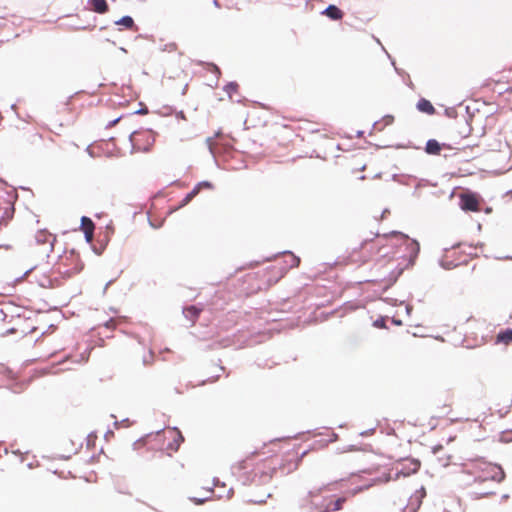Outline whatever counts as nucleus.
I'll return each mask as SVG.
<instances>
[{
  "mask_svg": "<svg viewBox=\"0 0 512 512\" xmlns=\"http://www.w3.org/2000/svg\"><path fill=\"white\" fill-rule=\"evenodd\" d=\"M472 469L475 470V483H482L489 480L499 483L505 478L504 470L500 465L487 462L483 458L474 460L472 462Z\"/></svg>",
  "mask_w": 512,
  "mask_h": 512,
  "instance_id": "f257e3e1",
  "label": "nucleus"
},
{
  "mask_svg": "<svg viewBox=\"0 0 512 512\" xmlns=\"http://www.w3.org/2000/svg\"><path fill=\"white\" fill-rule=\"evenodd\" d=\"M389 234L400 236L405 241L406 248L409 253V262L413 263L414 260L417 258L419 251H420V245H419L418 241H416L414 239H410L407 235H405L399 231H392Z\"/></svg>",
  "mask_w": 512,
  "mask_h": 512,
  "instance_id": "f03ea898",
  "label": "nucleus"
},
{
  "mask_svg": "<svg viewBox=\"0 0 512 512\" xmlns=\"http://www.w3.org/2000/svg\"><path fill=\"white\" fill-rule=\"evenodd\" d=\"M459 207L463 211L476 212L479 210V201L474 193H463L459 197Z\"/></svg>",
  "mask_w": 512,
  "mask_h": 512,
  "instance_id": "7ed1b4c3",
  "label": "nucleus"
},
{
  "mask_svg": "<svg viewBox=\"0 0 512 512\" xmlns=\"http://www.w3.org/2000/svg\"><path fill=\"white\" fill-rule=\"evenodd\" d=\"M426 496L424 487L416 490L413 495L410 496L408 503L403 509V512H417L422 504L423 498Z\"/></svg>",
  "mask_w": 512,
  "mask_h": 512,
  "instance_id": "20e7f679",
  "label": "nucleus"
},
{
  "mask_svg": "<svg viewBox=\"0 0 512 512\" xmlns=\"http://www.w3.org/2000/svg\"><path fill=\"white\" fill-rule=\"evenodd\" d=\"M94 222L87 216L81 218V229L83 230L86 242L91 243L94 236Z\"/></svg>",
  "mask_w": 512,
  "mask_h": 512,
  "instance_id": "39448f33",
  "label": "nucleus"
},
{
  "mask_svg": "<svg viewBox=\"0 0 512 512\" xmlns=\"http://www.w3.org/2000/svg\"><path fill=\"white\" fill-rule=\"evenodd\" d=\"M284 255V266H282L280 269L282 271V274H285L289 269L297 267L300 263V258L297 257L295 254H293L291 251H284L282 252Z\"/></svg>",
  "mask_w": 512,
  "mask_h": 512,
  "instance_id": "423d86ee",
  "label": "nucleus"
},
{
  "mask_svg": "<svg viewBox=\"0 0 512 512\" xmlns=\"http://www.w3.org/2000/svg\"><path fill=\"white\" fill-rule=\"evenodd\" d=\"M35 239L38 244H48L50 252L53 250L54 242H55L56 238L48 231H46V230L38 231L35 236Z\"/></svg>",
  "mask_w": 512,
  "mask_h": 512,
  "instance_id": "0eeeda50",
  "label": "nucleus"
},
{
  "mask_svg": "<svg viewBox=\"0 0 512 512\" xmlns=\"http://www.w3.org/2000/svg\"><path fill=\"white\" fill-rule=\"evenodd\" d=\"M323 15H326L331 20H340L343 17L342 10L334 4L328 5L323 11Z\"/></svg>",
  "mask_w": 512,
  "mask_h": 512,
  "instance_id": "6e6552de",
  "label": "nucleus"
},
{
  "mask_svg": "<svg viewBox=\"0 0 512 512\" xmlns=\"http://www.w3.org/2000/svg\"><path fill=\"white\" fill-rule=\"evenodd\" d=\"M443 451L442 445H436L432 448V453L437 456V461L441 467H447L450 464L451 456L447 454L440 455Z\"/></svg>",
  "mask_w": 512,
  "mask_h": 512,
  "instance_id": "1a4fd4ad",
  "label": "nucleus"
},
{
  "mask_svg": "<svg viewBox=\"0 0 512 512\" xmlns=\"http://www.w3.org/2000/svg\"><path fill=\"white\" fill-rule=\"evenodd\" d=\"M442 146L445 144L439 143L436 139H429L425 144V152L429 155H438Z\"/></svg>",
  "mask_w": 512,
  "mask_h": 512,
  "instance_id": "9d476101",
  "label": "nucleus"
},
{
  "mask_svg": "<svg viewBox=\"0 0 512 512\" xmlns=\"http://www.w3.org/2000/svg\"><path fill=\"white\" fill-rule=\"evenodd\" d=\"M416 108L422 112V113H426L428 115H433L435 113V108L434 106L432 105V103L425 99V98H421L417 104H416Z\"/></svg>",
  "mask_w": 512,
  "mask_h": 512,
  "instance_id": "9b49d317",
  "label": "nucleus"
},
{
  "mask_svg": "<svg viewBox=\"0 0 512 512\" xmlns=\"http://www.w3.org/2000/svg\"><path fill=\"white\" fill-rule=\"evenodd\" d=\"M92 10L98 14H104L108 11L109 7L106 0H88Z\"/></svg>",
  "mask_w": 512,
  "mask_h": 512,
  "instance_id": "f8f14e48",
  "label": "nucleus"
},
{
  "mask_svg": "<svg viewBox=\"0 0 512 512\" xmlns=\"http://www.w3.org/2000/svg\"><path fill=\"white\" fill-rule=\"evenodd\" d=\"M201 309L196 307L195 305H190L183 309V314L186 319L195 322V320L199 317Z\"/></svg>",
  "mask_w": 512,
  "mask_h": 512,
  "instance_id": "ddd939ff",
  "label": "nucleus"
},
{
  "mask_svg": "<svg viewBox=\"0 0 512 512\" xmlns=\"http://www.w3.org/2000/svg\"><path fill=\"white\" fill-rule=\"evenodd\" d=\"M202 188H208V189H212L213 188V184L209 181H200L199 183H197L193 189L187 193L188 195V198H190L191 200L200 192V190Z\"/></svg>",
  "mask_w": 512,
  "mask_h": 512,
  "instance_id": "4468645a",
  "label": "nucleus"
},
{
  "mask_svg": "<svg viewBox=\"0 0 512 512\" xmlns=\"http://www.w3.org/2000/svg\"><path fill=\"white\" fill-rule=\"evenodd\" d=\"M512 342V328L501 330L496 336V343L509 344Z\"/></svg>",
  "mask_w": 512,
  "mask_h": 512,
  "instance_id": "2eb2a0df",
  "label": "nucleus"
},
{
  "mask_svg": "<svg viewBox=\"0 0 512 512\" xmlns=\"http://www.w3.org/2000/svg\"><path fill=\"white\" fill-rule=\"evenodd\" d=\"M115 25L123 26L126 29H134L136 28L134 19L130 15L122 16L120 19L116 20Z\"/></svg>",
  "mask_w": 512,
  "mask_h": 512,
  "instance_id": "dca6fc26",
  "label": "nucleus"
},
{
  "mask_svg": "<svg viewBox=\"0 0 512 512\" xmlns=\"http://www.w3.org/2000/svg\"><path fill=\"white\" fill-rule=\"evenodd\" d=\"M392 180L401 184V185H409L410 180H416L415 176L412 175H406V174H393Z\"/></svg>",
  "mask_w": 512,
  "mask_h": 512,
  "instance_id": "f3484780",
  "label": "nucleus"
},
{
  "mask_svg": "<svg viewBox=\"0 0 512 512\" xmlns=\"http://www.w3.org/2000/svg\"><path fill=\"white\" fill-rule=\"evenodd\" d=\"M83 266L75 267L73 269H65L64 271L59 272L60 280H66L71 278L74 274L79 273L82 270Z\"/></svg>",
  "mask_w": 512,
  "mask_h": 512,
  "instance_id": "a211bd4d",
  "label": "nucleus"
},
{
  "mask_svg": "<svg viewBox=\"0 0 512 512\" xmlns=\"http://www.w3.org/2000/svg\"><path fill=\"white\" fill-rule=\"evenodd\" d=\"M43 287L56 288L62 285V282L58 276L50 277L41 284Z\"/></svg>",
  "mask_w": 512,
  "mask_h": 512,
  "instance_id": "6ab92c4d",
  "label": "nucleus"
},
{
  "mask_svg": "<svg viewBox=\"0 0 512 512\" xmlns=\"http://www.w3.org/2000/svg\"><path fill=\"white\" fill-rule=\"evenodd\" d=\"M238 89V84L235 81H231L223 87V90L228 94L229 98H232V93H235Z\"/></svg>",
  "mask_w": 512,
  "mask_h": 512,
  "instance_id": "aec40b11",
  "label": "nucleus"
},
{
  "mask_svg": "<svg viewBox=\"0 0 512 512\" xmlns=\"http://www.w3.org/2000/svg\"><path fill=\"white\" fill-rule=\"evenodd\" d=\"M183 441H184V437L182 436V434L179 431H177V438L174 439V441L172 443L168 444V448L171 450L177 451L180 446V443Z\"/></svg>",
  "mask_w": 512,
  "mask_h": 512,
  "instance_id": "412c9836",
  "label": "nucleus"
},
{
  "mask_svg": "<svg viewBox=\"0 0 512 512\" xmlns=\"http://www.w3.org/2000/svg\"><path fill=\"white\" fill-rule=\"evenodd\" d=\"M499 441L502 443L512 442V429L502 431L499 435Z\"/></svg>",
  "mask_w": 512,
  "mask_h": 512,
  "instance_id": "4be33fe9",
  "label": "nucleus"
},
{
  "mask_svg": "<svg viewBox=\"0 0 512 512\" xmlns=\"http://www.w3.org/2000/svg\"><path fill=\"white\" fill-rule=\"evenodd\" d=\"M327 486L328 485H322V486H319V487H314L313 489L308 491V496L310 498L317 497L318 495H320L322 493L323 490H325L327 488Z\"/></svg>",
  "mask_w": 512,
  "mask_h": 512,
  "instance_id": "5701e85b",
  "label": "nucleus"
},
{
  "mask_svg": "<svg viewBox=\"0 0 512 512\" xmlns=\"http://www.w3.org/2000/svg\"><path fill=\"white\" fill-rule=\"evenodd\" d=\"M490 494H493V492L492 491H486V490H483V491H470V495H471L472 499H479L481 497H484V496H487V495H490Z\"/></svg>",
  "mask_w": 512,
  "mask_h": 512,
  "instance_id": "b1692460",
  "label": "nucleus"
},
{
  "mask_svg": "<svg viewBox=\"0 0 512 512\" xmlns=\"http://www.w3.org/2000/svg\"><path fill=\"white\" fill-rule=\"evenodd\" d=\"M211 496H205V497H189V500L193 502L196 505H202L205 502H207Z\"/></svg>",
  "mask_w": 512,
  "mask_h": 512,
  "instance_id": "393cba45",
  "label": "nucleus"
},
{
  "mask_svg": "<svg viewBox=\"0 0 512 512\" xmlns=\"http://www.w3.org/2000/svg\"><path fill=\"white\" fill-rule=\"evenodd\" d=\"M439 264H440V266H441L442 268H444V269H446V270H450V269H452V268H454V267H456V266H457V264H455L453 261H446V260H444V259H441V260L439 261Z\"/></svg>",
  "mask_w": 512,
  "mask_h": 512,
  "instance_id": "a878e982",
  "label": "nucleus"
},
{
  "mask_svg": "<svg viewBox=\"0 0 512 512\" xmlns=\"http://www.w3.org/2000/svg\"><path fill=\"white\" fill-rule=\"evenodd\" d=\"M373 326L376 328H386V318L385 317H379L373 322Z\"/></svg>",
  "mask_w": 512,
  "mask_h": 512,
  "instance_id": "bb28decb",
  "label": "nucleus"
},
{
  "mask_svg": "<svg viewBox=\"0 0 512 512\" xmlns=\"http://www.w3.org/2000/svg\"><path fill=\"white\" fill-rule=\"evenodd\" d=\"M445 115L449 118H456L457 117V110L454 107H448L445 109Z\"/></svg>",
  "mask_w": 512,
  "mask_h": 512,
  "instance_id": "cd10ccee",
  "label": "nucleus"
},
{
  "mask_svg": "<svg viewBox=\"0 0 512 512\" xmlns=\"http://www.w3.org/2000/svg\"><path fill=\"white\" fill-rule=\"evenodd\" d=\"M412 464H413V468L411 470V473H416L419 470V468H420V461L419 460H413ZM409 474H410V472H403L404 476H407Z\"/></svg>",
  "mask_w": 512,
  "mask_h": 512,
  "instance_id": "c85d7f7f",
  "label": "nucleus"
},
{
  "mask_svg": "<svg viewBox=\"0 0 512 512\" xmlns=\"http://www.w3.org/2000/svg\"><path fill=\"white\" fill-rule=\"evenodd\" d=\"M139 105H140V108L138 110H136L135 112H133V114H138V115L148 114V112H149L148 108L142 102H140Z\"/></svg>",
  "mask_w": 512,
  "mask_h": 512,
  "instance_id": "c756f323",
  "label": "nucleus"
},
{
  "mask_svg": "<svg viewBox=\"0 0 512 512\" xmlns=\"http://www.w3.org/2000/svg\"><path fill=\"white\" fill-rule=\"evenodd\" d=\"M428 184V180H425V179H421L417 182L416 184V187H415V190L413 191L412 195L415 196V197H419L418 193H417V189L419 187H422L424 185H427Z\"/></svg>",
  "mask_w": 512,
  "mask_h": 512,
  "instance_id": "7c9ffc66",
  "label": "nucleus"
},
{
  "mask_svg": "<svg viewBox=\"0 0 512 512\" xmlns=\"http://www.w3.org/2000/svg\"><path fill=\"white\" fill-rule=\"evenodd\" d=\"M213 139L214 137H207L205 143L207 145L209 152L214 156Z\"/></svg>",
  "mask_w": 512,
  "mask_h": 512,
  "instance_id": "2f4dec72",
  "label": "nucleus"
},
{
  "mask_svg": "<svg viewBox=\"0 0 512 512\" xmlns=\"http://www.w3.org/2000/svg\"><path fill=\"white\" fill-rule=\"evenodd\" d=\"M122 118H123V115H120V116H118L117 118H115V119H113V120L109 121V122L106 124L105 128H106V129L112 128V127H113V126H115V125H116V124H117V123H118Z\"/></svg>",
  "mask_w": 512,
  "mask_h": 512,
  "instance_id": "473e14b6",
  "label": "nucleus"
},
{
  "mask_svg": "<svg viewBox=\"0 0 512 512\" xmlns=\"http://www.w3.org/2000/svg\"><path fill=\"white\" fill-rule=\"evenodd\" d=\"M152 360H153V352L150 351L147 356L143 357V364L144 365H148V364H150L152 362Z\"/></svg>",
  "mask_w": 512,
  "mask_h": 512,
  "instance_id": "72a5a7b5",
  "label": "nucleus"
},
{
  "mask_svg": "<svg viewBox=\"0 0 512 512\" xmlns=\"http://www.w3.org/2000/svg\"><path fill=\"white\" fill-rule=\"evenodd\" d=\"M138 132L135 130L133 132L130 133L129 135V142L131 143L132 145V149H131V153H133L135 151V144L133 143V137L134 135H136Z\"/></svg>",
  "mask_w": 512,
  "mask_h": 512,
  "instance_id": "f704fd0d",
  "label": "nucleus"
},
{
  "mask_svg": "<svg viewBox=\"0 0 512 512\" xmlns=\"http://www.w3.org/2000/svg\"><path fill=\"white\" fill-rule=\"evenodd\" d=\"M35 268H36V266H32L31 268L27 269L21 276L17 277L15 280L19 281V280L23 279L25 276H27L29 273H31Z\"/></svg>",
  "mask_w": 512,
  "mask_h": 512,
  "instance_id": "c9c22d12",
  "label": "nucleus"
},
{
  "mask_svg": "<svg viewBox=\"0 0 512 512\" xmlns=\"http://www.w3.org/2000/svg\"><path fill=\"white\" fill-rule=\"evenodd\" d=\"M191 201L190 198H188V195L186 194V196L181 200L180 204H179V208L181 207H184L185 205H187L189 202Z\"/></svg>",
  "mask_w": 512,
  "mask_h": 512,
  "instance_id": "e433bc0d",
  "label": "nucleus"
},
{
  "mask_svg": "<svg viewBox=\"0 0 512 512\" xmlns=\"http://www.w3.org/2000/svg\"><path fill=\"white\" fill-rule=\"evenodd\" d=\"M210 66H211V71L213 73H215L217 75H220L221 72H220V69H219V67L217 65L212 63V64H210Z\"/></svg>",
  "mask_w": 512,
  "mask_h": 512,
  "instance_id": "4c0bfd02",
  "label": "nucleus"
},
{
  "mask_svg": "<svg viewBox=\"0 0 512 512\" xmlns=\"http://www.w3.org/2000/svg\"><path fill=\"white\" fill-rule=\"evenodd\" d=\"M373 432H374V428H371V429H368V430L360 432V435L361 436H367V435H369V434H371Z\"/></svg>",
  "mask_w": 512,
  "mask_h": 512,
  "instance_id": "58836bf2",
  "label": "nucleus"
},
{
  "mask_svg": "<svg viewBox=\"0 0 512 512\" xmlns=\"http://www.w3.org/2000/svg\"><path fill=\"white\" fill-rule=\"evenodd\" d=\"M393 119H394V118H393V116H391V115H386V116L384 117V120L386 121V124H391V123L393 122Z\"/></svg>",
  "mask_w": 512,
  "mask_h": 512,
  "instance_id": "ea45409f",
  "label": "nucleus"
},
{
  "mask_svg": "<svg viewBox=\"0 0 512 512\" xmlns=\"http://www.w3.org/2000/svg\"><path fill=\"white\" fill-rule=\"evenodd\" d=\"M113 281H114V280H113V279H111V280H109V281L105 284V286H104V288H103V294H105V293H106V291H107V289H108L109 285H111V284L113 283Z\"/></svg>",
  "mask_w": 512,
  "mask_h": 512,
  "instance_id": "a19ab883",
  "label": "nucleus"
},
{
  "mask_svg": "<svg viewBox=\"0 0 512 512\" xmlns=\"http://www.w3.org/2000/svg\"><path fill=\"white\" fill-rule=\"evenodd\" d=\"M392 322H393V324H395V325H397V326L402 325V321H401V320H399V319H396V318H393V319H392Z\"/></svg>",
  "mask_w": 512,
  "mask_h": 512,
  "instance_id": "79ce46f5",
  "label": "nucleus"
},
{
  "mask_svg": "<svg viewBox=\"0 0 512 512\" xmlns=\"http://www.w3.org/2000/svg\"><path fill=\"white\" fill-rule=\"evenodd\" d=\"M369 241H370V239H365L364 241H362L360 244V249L363 248L366 245V243Z\"/></svg>",
  "mask_w": 512,
  "mask_h": 512,
  "instance_id": "37998d69",
  "label": "nucleus"
},
{
  "mask_svg": "<svg viewBox=\"0 0 512 512\" xmlns=\"http://www.w3.org/2000/svg\"><path fill=\"white\" fill-rule=\"evenodd\" d=\"M411 311H412V306L407 305V306H406V313H407L408 315H410Z\"/></svg>",
  "mask_w": 512,
  "mask_h": 512,
  "instance_id": "c03bdc74",
  "label": "nucleus"
},
{
  "mask_svg": "<svg viewBox=\"0 0 512 512\" xmlns=\"http://www.w3.org/2000/svg\"><path fill=\"white\" fill-rule=\"evenodd\" d=\"M219 484H220V480H219L218 478H214V479H213V485H214V486H217V485H219Z\"/></svg>",
  "mask_w": 512,
  "mask_h": 512,
  "instance_id": "a18cd8bd",
  "label": "nucleus"
},
{
  "mask_svg": "<svg viewBox=\"0 0 512 512\" xmlns=\"http://www.w3.org/2000/svg\"><path fill=\"white\" fill-rule=\"evenodd\" d=\"M86 151H87V153H88L90 156H93V152H92V150H91L90 146H88V147L86 148Z\"/></svg>",
  "mask_w": 512,
  "mask_h": 512,
  "instance_id": "49530a36",
  "label": "nucleus"
},
{
  "mask_svg": "<svg viewBox=\"0 0 512 512\" xmlns=\"http://www.w3.org/2000/svg\"><path fill=\"white\" fill-rule=\"evenodd\" d=\"M363 134H364V132H363V131H361V130H359V131H357L356 136H357V137H362V136H363Z\"/></svg>",
  "mask_w": 512,
  "mask_h": 512,
  "instance_id": "de8ad7c7",
  "label": "nucleus"
},
{
  "mask_svg": "<svg viewBox=\"0 0 512 512\" xmlns=\"http://www.w3.org/2000/svg\"><path fill=\"white\" fill-rule=\"evenodd\" d=\"M392 65L394 66L395 71H396L398 74H401L400 70L395 66V62H394V61H392Z\"/></svg>",
  "mask_w": 512,
  "mask_h": 512,
  "instance_id": "09e8293b",
  "label": "nucleus"
},
{
  "mask_svg": "<svg viewBox=\"0 0 512 512\" xmlns=\"http://www.w3.org/2000/svg\"><path fill=\"white\" fill-rule=\"evenodd\" d=\"M178 117H179V118L184 119V118H185V116H184V112H183V111H180V112L178 113Z\"/></svg>",
  "mask_w": 512,
  "mask_h": 512,
  "instance_id": "8fccbe9b",
  "label": "nucleus"
},
{
  "mask_svg": "<svg viewBox=\"0 0 512 512\" xmlns=\"http://www.w3.org/2000/svg\"><path fill=\"white\" fill-rule=\"evenodd\" d=\"M187 87L188 85L186 84L183 88H182V95H184L186 93V90H187Z\"/></svg>",
  "mask_w": 512,
  "mask_h": 512,
  "instance_id": "3c124183",
  "label": "nucleus"
},
{
  "mask_svg": "<svg viewBox=\"0 0 512 512\" xmlns=\"http://www.w3.org/2000/svg\"><path fill=\"white\" fill-rule=\"evenodd\" d=\"M402 270L400 269L394 276V281L397 279V277L401 274Z\"/></svg>",
  "mask_w": 512,
  "mask_h": 512,
  "instance_id": "603ef678",
  "label": "nucleus"
},
{
  "mask_svg": "<svg viewBox=\"0 0 512 512\" xmlns=\"http://www.w3.org/2000/svg\"><path fill=\"white\" fill-rule=\"evenodd\" d=\"M217 378H218V375H215V377H211V379L209 378L207 381H209V382H213V381H215Z\"/></svg>",
  "mask_w": 512,
  "mask_h": 512,
  "instance_id": "864d4df0",
  "label": "nucleus"
},
{
  "mask_svg": "<svg viewBox=\"0 0 512 512\" xmlns=\"http://www.w3.org/2000/svg\"><path fill=\"white\" fill-rule=\"evenodd\" d=\"M112 323H113V320H109V321L105 324V326H106L107 328H109V327H110V325H111Z\"/></svg>",
  "mask_w": 512,
  "mask_h": 512,
  "instance_id": "5fc2aeb1",
  "label": "nucleus"
},
{
  "mask_svg": "<svg viewBox=\"0 0 512 512\" xmlns=\"http://www.w3.org/2000/svg\"><path fill=\"white\" fill-rule=\"evenodd\" d=\"M253 502L254 503H263V502H265V500L264 499H259V500H253Z\"/></svg>",
  "mask_w": 512,
  "mask_h": 512,
  "instance_id": "6e6d98bb",
  "label": "nucleus"
},
{
  "mask_svg": "<svg viewBox=\"0 0 512 512\" xmlns=\"http://www.w3.org/2000/svg\"><path fill=\"white\" fill-rule=\"evenodd\" d=\"M461 244L460 243H457V244H454L451 246V248H456V247H459Z\"/></svg>",
  "mask_w": 512,
  "mask_h": 512,
  "instance_id": "4d7b16f0",
  "label": "nucleus"
},
{
  "mask_svg": "<svg viewBox=\"0 0 512 512\" xmlns=\"http://www.w3.org/2000/svg\"><path fill=\"white\" fill-rule=\"evenodd\" d=\"M120 51L126 53L127 50L124 47H120Z\"/></svg>",
  "mask_w": 512,
  "mask_h": 512,
  "instance_id": "13d9d810",
  "label": "nucleus"
},
{
  "mask_svg": "<svg viewBox=\"0 0 512 512\" xmlns=\"http://www.w3.org/2000/svg\"><path fill=\"white\" fill-rule=\"evenodd\" d=\"M388 212V209H385L383 212H382V217H384V215H386V213Z\"/></svg>",
  "mask_w": 512,
  "mask_h": 512,
  "instance_id": "bf43d9fd",
  "label": "nucleus"
},
{
  "mask_svg": "<svg viewBox=\"0 0 512 512\" xmlns=\"http://www.w3.org/2000/svg\"><path fill=\"white\" fill-rule=\"evenodd\" d=\"M207 492H208V493H210V494H212V493H213L212 488L207 489Z\"/></svg>",
  "mask_w": 512,
  "mask_h": 512,
  "instance_id": "052dcab7",
  "label": "nucleus"
},
{
  "mask_svg": "<svg viewBox=\"0 0 512 512\" xmlns=\"http://www.w3.org/2000/svg\"><path fill=\"white\" fill-rule=\"evenodd\" d=\"M465 111H466V113H469V106L465 107Z\"/></svg>",
  "mask_w": 512,
  "mask_h": 512,
  "instance_id": "680f3d73",
  "label": "nucleus"
},
{
  "mask_svg": "<svg viewBox=\"0 0 512 512\" xmlns=\"http://www.w3.org/2000/svg\"><path fill=\"white\" fill-rule=\"evenodd\" d=\"M7 332H8V333H12V332H14V328L9 329Z\"/></svg>",
  "mask_w": 512,
  "mask_h": 512,
  "instance_id": "e2e57ef3",
  "label": "nucleus"
},
{
  "mask_svg": "<svg viewBox=\"0 0 512 512\" xmlns=\"http://www.w3.org/2000/svg\"><path fill=\"white\" fill-rule=\"evenodd\" d=\"M140 2H146V0H139Z\"/></svg>",
  "mask_w": 512,
  "mask_h": 512,
  "instance_id": "0e129e2a",
  "label": "nucleus"
}]
</instances>
